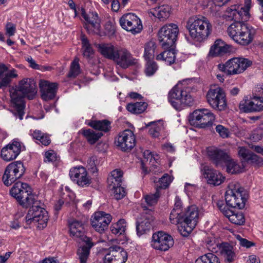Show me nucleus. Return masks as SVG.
I'll return each instance as SVG.
<instances>
[{"mask_svg":"<svg viewBox=\"0 0 263 263\" xmlns=\"http://www.w3.org/2000/svg\"><path fill=\"white\" fill-rule=\"evenodd\" d=\"M10 193L23 208L30 207L25 217L28 224L35 222H38L40 228L47 226L49 219L48 212L39 205V201L32 193L31 188L28 184L20 181L16 182L10 190Z\"/></svg>","mask_w":263,"mask_h":263,"instance_id":"f257e3e1","label":"nucleus"},{"mask_svg":"<svg viewBox=\"0 0 263 263\" xmlns=\"http://www.w3.org/2000/svg\"><path fill=\"white\" fill-rule=\"evenodd\" d=\"M10 106L14 116L22 120L24 115L25 103L24 98L32 100L37 92V88L33 79L24 78L18 82L17 85L10 89Z\"/></svg>","mask_w":263,"mask_h":263,"instance_id":"f03ea898","label":"nucleus"},{"mask_svg":"<svg viewBox=\"0 0 263 263\" xmlns=\"http://www.w3.org/2000/svg\"><path fill=\"white\" fill-rule=\"evenodd\" d=\"M234 22L230 25L227 29L229 36L238 44L247 46L253 40L255 34V29L244 23L247 20H234Z\"/></svg>","mask_w":263,"mask_h":263,"instance_id":"7ed1b4c3","label":"nucleus"},{"mask_svg":"<svg viewBox=\"0 0 263 263\" xmlns=\"http://www.w3.org/2000/svg\"><path fill=\"white\" fill-rule=\"evenodd\" d=\"M186 28L191 37L199 42L207 39L212 31V24L206 17L203 16L189 18Z\"/></svg>","mask_w":263,"mask_h":263,"instance_id":"20e7f679","label":"nucleus"},{"mask_svg":"<svg viewBox=\"0 0 263 263\" xmlns=\"http://www.w3.org/2000/svg\"><path fill=\"white\" fill-rule=\"evenodd\" d=\"M248 194L237 182H231L225 194V200L229 207L242 209L248 198Z\"/></svg>","mask_w":263,"mask_h":263,"instance_id":"39448f33","label":"nucleus"},{"mask_svg":"<svg viewBox=\"0 0 263 263\" xmlns=\"http://www.w3.org/2000/svg\"><path fill=\"white\" fill-rule=\"evenodd\" d=\"M215 120L213 113L205 108L196 109L189 116L190 124L195 127L205 128L213 125Z\"/></svg>","mask_w":263,"mask_h":263,"instance_id":"423d86ee","label":"nucleus"},{"mask_svg":"<svg viewBox=\"0 0 263 263\" xmlns=\"http://www.w3.org/2000/svg\"><path fill=\"white\" fill-rule=\"evenodd\" d=\"M183 215L181 226L179 227V230L182 235L187 236L195 228L198 222L199 211L195 205H192L187 208Z\"/></svg>","mask_w":263,"mask_h":263,"instance_id":"0eeeda50","label":"nucleus"},{"mask_svg":"<svg viewBox=\"0 0 263 263\" xmlns=\"http://www.w3.org/2000/svg\"><path fill=\"white\" fill-rule=\"evenodd\" d=\"M25 172L23 163L20 161H15L10 163L6 168L3 176L4 184L7 186L11 185L16 180L21 178Z\"/></svg>","mask_w":263,"mask_h":263,"instance_id":"6e6552de","label":"nucleus"},{"mask_svg":"<svg viewBox=\"0 0 263 263\" xmlns=\"http://www.w3.org/2000/svg\"><path fill=\"white\" fill-rule=\"evenodd\" d=\"M178 33V27L174 24L165 25L160 29L158 33L159 41L164 49L174 46Z\"/></svg>","mask_w":263,"mask_h":263,"instance_id":"1a4fd4ad","label":"nucleus"},{"mask_svg":"<svg viewBox=\"0 0 263 263\" xmlns=\"http://www.w3.org/2000/svg\"><path fill=\"white\" fill-rule=\"evenodd\" d=\"M251 1L245 0V6L234 5L227 8L224 18L229 21L232 20H248L250 17L249 10L251 7Z\"/></svg>","mask_w":263,"mask_h":263,"instance_id":"9d476101","label":"nucleus"},{"mask_svg":"<svg viewBox=\"0 0 263 263\" xmlns=\"http://www.w3.org/2000/svg\"><path fill=\"white\" fill-rule=\"evenodd\" d=\"M208 103L214 109L223 110L227 107L226 94L220 87L211 88L206 93Z\"/></svg>","mask_w":263,"mask_h":263,"instance_id":"9b49d317","label":"nucleus"},{"mask_svg":"<svg viewBox=\"0 0 263 263\" xmlns=\"http://www.w3.org/2000/svg\"><path fill=\"white\" fill-rule=\"evenodd\" d=\"M136 141L134 133L130 129H126L119 134L115 142L121 151L129 152L135 146Z\"/></svg>","mask_w":263,"mask_h":263,"instance_id":"f8f14e48","label":"nucleus"},{"mask_svg":"<svg viewBox=\"0 0 263 263\" xmlns=\"http://www.w3.org/2000/svg\"><path fill=\"white\" fill-rule=\"evenodd\" d=\"M120 24L123 29L135 34L142 29L140 18L133 13L124 14L120 19Z\"/></svg>","mask_w":263,"mask_h":263,"instance_id":"ddd939ff","label":"nucleus"},{"mask_svg":"<svg viewBox=\"0 0 263 263\" xmlns=\"http://www.w3.org/2000/svg\"><path fill=\"white\" fill-rule=\"evenodd\" d=\"M127 253L118 246L110 247L104 257V263H125L127 259Z\"/></svg>","mask_w":263,"mask_h":263,"instance_id":"4468645a","label":"nucleus"},{"mask_svg":"<svg viewBox=\"0 0 263 263\" xmlns=\"http://www.w3.org/2000/svg\"><path fill=\"white\" fill-rule=\"evenodd\" d=\"M172 237L162 231L154 233L152 236L151 246L156 250L165 251L173 246Z\"/></svg>","mask_w":263,"mask_h":263,"instance_id":"2eb2a0df","label":"nucleus"},{"mask_svg":"<svg viewBox=\"0 0 263 263\" xmlns=\"http://www.w3.org/2000/svg\"><path fill=\"white\" fill-rule=\"evenodd\" d=\"M69 176L73 182L82 187L88 186L91 182L86 168L82 166L71 168Z\"/></svg>","mask_w":263,"mask_h":263,"instance_id":"dca6fc26","label":"nucleus"},{"mask_svg":"<svg viewBox=\"0 0 263 263\" xmlns=\"http://www.w3.org/2000/svg\"><path fill=\"white\" fill-rule=\"evenodd\" d=\"M252 64V62L248 59L234 58L227 61L228 75L237 74L243 72Z\"/></svg>","mask_w":263,"mask_h":263,"instance_id":"f3484780","label":"nucleus"},{"mask_svg":"<svg viewBox=\"0 0 263 263\" xmlns=\"http://www.w3.org/2000/svg\"><path fill=\"white\" fill-rule=\"evenodd\" d=\"M210 161L217 168H223L225 163L230 160V155L226 151L213 147L208 151Z\"/></svg>","mask_w":263,"mask_h":263,"instance_id":"a211bd4d","label":"nucleus"},{"mask_svg":"<svg viewBox=\"0 0 263 263\" xmlns=\"http://www.w3.org/2000/svg\"><path fill=\"white\" fill-rule=\"evenodd\" d=\"M111 60L121 67L125 69L133 64L132 54L126 48L117 46Z\"/></svg>","mask_w":263,"mask_h":263,"instance_id":"6ab92c4d","label":"nucleus"},{"mask_svg":"<svg viewBox=\"0 0 263 263\" xmlns=\"http://www.w3.org/2000/svg\"><path fill=\"white\" fill-rule=\"evenodd\" d=\"M82 15L86 23L85 26L89 34H99L100 30V21L96 12H90L87 14L84 8H82Z\"/></svg>","mask_w":263,"mask_h":263,"instance_id":"aec40b11","label":"nucleus"},{"mask_svg":"<svg viewBox=\"0 0 263 263\" xmlns=\"http://www.w3.org/2000/svg\"><path fill=\"white\" fill-rule=\"evenodd\" d=\"M70 236L80 243L90 239L85 234L83 223L81 221L72 219L68 221Z\"/></svg>","mask_w":263,"mask_h":263,"instance_id":"412c9836","label":"nucleus"},{"mask_svg":"<svg viewBox=\"0 0 263 263\" xmlns=\"http://www.w3.org/2000/svg\"><path fill=\"white\" fill-rule=\"evenodd\" d=\"M111 220V216L110 214L103 211H99L95 213L91 223L96 231L102 233L107 228Z\"/></svg>","mask_w":263,"mask_h":263,"instance_id":"4be33fe9","label":"nucleus"},{"mask_svg":"<svg viewBox=\"0 0 263 263\" xmlns=\"http://www.w3.org/2000/svg\"><path fill=\"white\" fill-rule=\"evenodd\" d=\"M201 171L208 184L217 186L223 183L225 180V177L220 172L209 166H204Z\"/></svg>","mask_w":263,"mask_h":263,"instance_id":"5701e85b","label":"nucleus"},{"mask_svg":"<svg viewBox=\"0 0 263 263\" xmlns=\"http://www.w3.org/2000/svg\"><path fill=\"white\" fill-rule=\"evenodd\" d=\"M239 108L245 112H258L263 110V97H255L252 100H244L239 104Z\"/></svg>","mask_w":263,"mask_h":263,"instance_id":"b1692460","label":"nucleus"},{"mask_svg":"<svg viewBox=\"0 0 263 263\" xmlns=\"http://www.w3.org/2000/svg\"><path fill=\"white\" fill-rule=\"evenodd\" d=\"M21 151V143L17 141H13L12 143L3 147L1 151V157L6 161L15 159Z\"/></svg>","mask_w":263,"mask_h":263,"instance_id":"393cba45","label":"nucleus"},{"mask_svg":"<svg viewBox=\"0 0 263 263\" xmlns=\"http://www.w3.org/2000/svg\"><path fill=\"white\" fill-rule=\"evenodd\" d=\"M42 98L45 101L52 100L55 96L58 89L56 83H50L47 81L41 80L39 83Z\"/></svg>","mask_w":263,"mask_h":263,"instance_id":"a878e982","label":"nucleus"},{"mask_svg":"<svg viewBox=\"0 0 263 263\" xmlns=\"http://www.w3.org/2000/svg\"><path fill=\"white\" fill-rule=\"evenodd\" d=\"M153 217L149 215H143L140 220L136 222V231L138 236L149 232L152 228Z\"/></svg>","mask_w":263,"mask_h":263,"instance_id":"bb28decb","label":"nucleus"},{"mask_svg":"<svg viewBox=\"0 0 263 263\" xmlns=\"http://www.w3.org/2000/svg\"><path fill=\"white\" fill-rule=\"evenodd\" d=\"M184 91V90L180 88L178 85H176L168 93V101L176 110L180 109V100Z\"/></svg>","mask_w":263,"mask_h":263,"instance_id":"cd10ccee","label":"nucleus"},{"mask_svg":"<svg viewBox=\"0 0 263 263\" xmlns=\"http://www.w3.org/2000/svg\"><path fill=\"white\" fill-rule=\"evenodd\" d=\"M231 46L226 44L220 39L216 40L211 46L210 54L213 57L221 56L230 52Z\"/></svg>","mask_w":263,"mask_h":263,"instance_id":"c85d7f7f","label":"nucleus"},{"mask_svg":"<svg viewBox=\"0 0 263 263\" xmlns=\"http://www.w3.org/2000/svg\"><path fill=\"white\" fill-rule=\"evenodd\" d=\"M218 248L220 253L222 255L225 260L229 262H233L236 257L233 247L228 243L216 244Z\"/></svg>","mask_w":263,"mask_h":263,"instance_id":"c756f323","label":"nucleus"},{"mask_svg":"<svg viewBox=\"0 0 263 263\" xmlns=\"http://www.w3.org/2000/svg\"><path fill=\"white\" fill-rule=\"evenodd\" d=\"M123 172L119 170H115L107 179V183L110 190L122 185Z\"/></svg>","mask_w":263,"mask_h":263,"instance_id":"7c9ffc66","label":"nucleus"},{"mask_svg":"<svg viewBox=\"0 0 263 263\" xmlns=\"http://www.w3.org/2000/svg\"><path fill=\"white\" fill-rule=\"evenodd\" d=\"M81 242H84L85 245L78 249V259L79 260L80 263H86L90 254V250L93 245L91 242L90 239H88V240L82 241Z\"/></svg>","mask_w":263,"mask_h":263,"instance_id":"2f4dec72","label":"nucleus"},{"mask_svg":"<svg viewBox=\"0 0 263 263\" xmlns=\"http://www.w3.org/2000/svg\"><path fill=\"white\" fill-rule=\"evenodd\" d=\"M171 12V8L168 5H164L156 7L151 13L157 17L160 21H164L168 18Z\"/></svg>","mask_w":263,"mask_h":263,"instance_id":"473e14b6","label":"nucleus"},{"mask_svg":"<svg viewBox=\"0 0 263 263\" xmlns=\"http://www.w3.org/2000/svg\"><path fill=\"white\" fill-rule=\"evenodd\" d=\"M99 51L105 58L111 60L117 46L111 44L101 43L97 45Z\"/></svg>","mask_w":263,"mask_h":263,"instance_id":"72a5a7b5","label":"nucleus"},{"mask_svg":"<svg viewBox=\"0 0 263 263\" xmlns=\"http://www.w3.org/2000/svg\"><path fill=\"white\" fill-rule=\"evenodd\" d=\"M166 50L164 52L158 54L156 59L157 60H163L168 65H171L175 62V51L173 47L166 49Z\"/></svg>","mask_w":263,"mask_h":263,"instance_id":"f704fd0d","label":"nucleus"},{"mask_svg":"<svg viewBox=\"0 0 263 263\" xmlns=\"http://www.w3.org/2000/svg\"><path fill=\"white\" fill-rule=\"evenodd\" d=\"M111 123L108 120H92L88 125L96 130H100L105 133L108 132L111 128Z\"/></svg>","mask_w":263,"mask_h":263,"instance_id":"c9c22d12","label":"nucleus"},{"mask_svg":"<svg viewBox=\"0 0 263 263\" xmlns=\"http://www.w3.org/2000/svg\"><path fill=\"white\" fill-rule=\"evenodd\" d=\"M151 180L156 183L155 189L156 190L158 191H160L161 189H165L168 187L172 182L171 178L167 174H164L158 181L157 178L155 177H152Z\"/></svg>","mask_w":263,"mask_h":263,"instance_id":"e433bc0d","label":"nucleus"},{"mask_svg":"<svg viewBox=\"0 0 263 263\" xmlns=\"http://www.w3.org/2000/svg\"><path fill=\"white\" fill-rule=\"evenodd\" d=\"M147 103L144 102H137L129 103L126 106L127 110L133 114H139L144 112L147 107Z\"/></svg>","mask_w":263,"mask_h":263,"instance_id":"4c0bfd02","label":"nucleus"},{"mask_svg":"<svg viewBox=\"0 0 263 263\" xmlns=\"http://www.w3.org/2000/svg\"><path fill=\"white\" fill-rule=\"evenodd\" d=\"M227 217L229 220L236 225H242L245 222V216L242 212H235L233 210L227 212Z\"/></svg>","mask_w":263,"mask_h":263,"instance_id":"58836bf2","label":"nucleus"},{"mask_svg":"<svg viewBox=\"0 0 263 263\" xmlns=\"http://www.w3.org/2000/svg\"><path fill=\"white\" fill-rule=\"evenodd\" d=\"M81 133L90 144H95L103 136L102 133H96L90 129H82Z\"/></svg>","mask_w":263,"mask_h":263,"instance_id":"ea45409f","label":"nucleus"},{"mask_svg":"<svg viewBox=\"0 0 263 263\" xmlns=\"http://www.w3.org/2000/svg\"><path fill=\"white\" fill-rule=\"evenodd\" d=\"M126 224L124 219H120L117 222L114 223L110 227L112 233L116 235H122L126 230Z\"/></svg>","mask_w":263,"mask_h":263,"instance_id":"a19ab883","label":"nucleus"},{"mask_svg":"<svg viewBox=\"0 0 263 263\" xmlns=\"http://www.w3.org/2000/svg\"><path fill=\"white\" fill-rule=\"evenodd\" d=\"M195 263H220L219 258L213 253H207L198 258Z\"/></svg>","mask_w":263,"mask_h":263,"instance_id":"79ce46f5","label":"nucleus"},{"mask_svg":"<svg viewBox=\"0 0 263 263\" xmlns=\"http://www.w3.org/2000/svg\"><path fill=\"white\" fill-rule=\"evenodd\" d=\"M147 62L145 65L144 73L146 76L151 77L153 76L158 69V65L157 63L151 59L146 60Z\"/></svg>","mask_w":263,"mask_h":263,"instance_id":"37998d69","label":"nucleus"},{"mask_svg":"<svg viewBox=\"0 0 263 263\" xmlns=\"http://www.w3.org/2000/svg\"><path fill=\"white\" fill-rule=\"evenodd\" d=\"M147 126H151L148 132L153 137H158L160 132L163 129V124L160 121H159L158 122H151Z\"/></svg>","mask_w":263,"mask_h":263,"instance_id":"c03bdc74","label":"nucleus"},{"mask_svg":"<svg viewBox=\"0 0 263 263\" xmlns=\"http://www.w3.org/2000/svg\"><path fill=\"white\" fill-rule=\"evenodd\" d=\"M82 50L84 56L89 58L91 54L93 53V50L92 48L89 40L85 35L82 36Z\"/></svg>","mask_w":263,"mask_h":263,"instance_id":"a18cd8bd","label":"nucleus"},{"mask_svg":"<svg viewBox=\"0 0 263 263\" xmlns=\"http://www.w3.org/2000/svg\"><path fill=\"white\" fill-rule=\"evenodd\" d=\"M78 58H75L70 65V70L67 74L69 78H76L80 73V66Z\"/></svg>","mask_w":263,"mask_h":263,"instance_id":"49530a36","label":"nucleus"},{"mask_svg":"<svg viewBox=\"0 0 263 263\" xmlns=\"http://www.w3.org/2000/svg\"><path fill=\"white\" fill-rule=\"evenodd\" d=\"M156 48V44L153 41H150L145 44L144 56L146 60L154 58Z\"/></svg>","mask_w":263,"mask_h":263,"instance_id":"de8ad7c7","label":"nucleus"},{"mask_svg":"<svg viewBox=\"0 0 263 263\" xmlns=\"http://www.w3.org/2000/svg\"><path fill=\"white\" fill-rule=\"evenodd\" d=\"M225 166L227 167V171L229 173L236 174L240 172V166L231 157V156H230L229 161L226 162Z\"/></svg>","mask_w":263,"mask_h":263,"instance_id":"09e8293b","label":"nucleus"},{"mask_svg":"<svg viewBox=\"0 0 263 263\" xmlns=\"http://www.w3.org/2000/svg\"><path fill=\"white\" fill-rule=\"evenodd\" d=\"M183 215H182V212H179L178 211L176 210H172L170 215V220L172 223L174 224H180L183 221Z\"/></svg>","mask_w":263,"mask_h":263,"instance_id":"8fccbe9b","label":"nucleus"},{"mask_svg":"<svg viewBox=\"0 0 263 263\" xmlns=\"http://www.w3.org/2000/svg\"><path fill=\"white\" fill-rule=\"evenodd\" d=\"M160 192L156 190L155 194H151L145 196V201L149 206H153L157 203L158 198L160 197Z\"/></svg>","mask_w":263,"mask_h":263,"instance_id":"3c124183","label":"nucleus"},{"mask_svg":"<svg viewBox=\"0 0 263 263\" xmlns=\"http://www.w3.org/2000/svg\"><path fill=\"white\" fill-rule=\"evenodd\" d=\"M180 109L183 106H192L194 103V99L186 91L184 90L183 92V96L180 100Z\"/></svg>","mask_w":263,"mask_h":263,"instance_id":"603ef678","label":"nucleus"},{"mask_svg":"<svg viewBox=\"0 0 263 263\" xmlns=\"http://www.w3.org/2000/svg\"><path fill=\"white\" fill-rule=\"evenodd\" d=\"M247 162L258 167L263 166V158L253 153H252Z\"/></svg>","mask_w":263,"mask_h":263,"instance_id":"864d4df0","label":"nucleus"},{"mask_svg":"<svg viewBox=\"0 0 263 263\" xmlns=\"http://www.w3.org/2000/svg\"><path fill=\"white\" fill-rule=\"evenodd\" d=\"M111 191L113 192L115 198L117 200L123 198L126 194L124 187L122 185Z\"/></svg>","mask_w":263,"mask_h":263,"instance_id":"5fc2aeb1","label":"nucleus"},{"mask_svg":"<svg viewBox=\"0 0 263 263\" xmlns=\"http://www.w3.org/2000/svg\"><path fill=\"white\" fill-rule=\"evenodd\" d=\"M97 162V157L95 156L90 157L88 160L87 166L88 167V169L90 170L92 173L97 172V171L96 167Z\"/></svg>","mask_w":263,"mask_h":263,"instance_id":"6e6d98bb","label":"nucleus"},{"mask_svg":"<svg viewBox=\"0 0 263 263\" xmlns=\"http://www.w3.org/2000/svg\"><path fill=\"white\" fill-rule=\"evenodd\" d=\"M237 239L239 241V244L241 247L246 248H250L255 245V243L252 241H249L246 238H242L240 235L236 236Z\"/></svg>","mask_w":263,"mask_h":263,"instance_id":"4d7b16f0","label":"nucleus"},{"mask_svg":"<svg viewBox=\"0 0 263 263\" xmlns=\"http://www.w3.org/2000/svg\"><path fill=\"white\" fill-rule=\"evenodd\" d=\"M251 154L252 152L245 147H239L238 155L244 161H247Z\"/></svg>","mask_w":263,"mask_h":263,"instance_id":"13d9d810","label":"nucleus"},{"mask_svg":"<svg viewBox=\"0 0 263 263\" xmlns=\"http://www.w3.org/2000/svg\"><path fill=\"white\" fill-rule=\"evenodd\" d=\"M105 31L106 35L111 38L115 35L116 29L115 26L110 23H107L105 26Z\"/></svg>","mask_w":263,"mask_h":263,"instance_id":"bf43d9fd","label":"nucleus"},{"mask_svg":"<svg viewBox=\"0 0 263 263\" xmlns=\"http://www.w3.org/2000/svg\"><path fill=\"white\" fill-rule=\"evenodd\" d=\"M216 132L222 138H227L229 136L228 130L221 125H218L216 127Z\"/></svg>","mask_w":263,"mask_h":263,"instance_id":"052dcab7","label":"nucleus"},{"mask_svg":"<svg viewBox=\"0 0 263 263\" xmlns=\"http://www.w3.org/2000/svg\"><path fill=\"white\" fill-rule=\"evenodd\" d=\"M217 205L218 209L226 217L229 215V214H227V212L232 211L228 208V205H227V204L226 205L222 201H218L217 203Z\"/></svg>","mask_w":263,"mask_h":263,"instance_id":"680f3d73","label":"nucleus"},{"mask_svg":"<svg viewBox=\"0 0 263 263\" xmlns=\"http://www.w3.org/2000/svg\"><path fill=\"white\" fill-rule=\"evenodd\" d=\"M1 78L2 80L0 81V88L6 87L9 84L11 81L10 77L8 76L6 73L4 74V77Z\"/></svg>","mask_w":263,"mask_h":263,"instance_id":"e2e57ef3","label":"nucleus"},{"mask_svg":"<svg viewBox=\"0 0 263 263\" xmlns=\"http://www.w3.org/2000/svg\"><path fill=\"white\" fill-rule=\"evenodd\" d=\"M45 160L46 161H53L55 160V154L53 151H49L45 154Z\"/></svg>","mask_w":263,"mask_h":263,"instance_id":"0e129e2a","label":"nucleus"},{"mask_svg":"<svg viewBox=\"0 0 263 263\" xmlns=\"http://www.w3.org/2000/svg\"><path fill=\"white\" fill-rule=\"evenodd\" d=\"M15 31V26L11 24L8 23L6 25V32L9 34V36H12L14 35Z\"/></svg>","mask_w":263,"mask_h":263,"instance_id":"69168bd1","label":"nucleus"},{"mask_svg":"<svg viewBox=\"0 0 263 263\" xmlns=\"http://www.w3.org/2000/svg\"><path fill=\"white\" fill-rule=\"evenodd\" d=\"M46 135V134L43 133L40 130H34L32 134L33 139H36L40 141L42 140V137Z\"/></svg>","mask_w":263,"mask_h":263,"instance_id":"338daca9","label":"nucleus"},{"mask_svg":"<svg viewBox=\"0 0 263 263\" xmlns=\"http://www.w3.org/2000/svg\"><path fill=\"white\" fill-rule=\"evenodd\" d=\"M181 206L182 202L181 200L178 197H176L174 207L173 210H176V211H178L179 212H182Z\"/></svg>","mask_w":263,"mask_h":263,"instance_id":"774afa93","label":"nucleus"}]
</instances>
